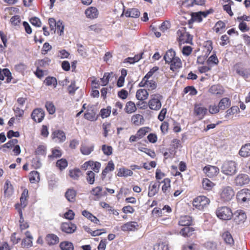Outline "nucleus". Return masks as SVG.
<instances>
[{
	"instance_id": "f257e3e1",
	"label": "nucleus",
	"mask_w": 250,
	"mask_h": 250,
	"mask_svg": "<svg viewBox=\"0 0 250 250\" xmlns=\"http://www.w3.org/2000/svg\"><path fill=\"white\" fill-rule=\"evenodd\" d=\"M210 202V199L207 197L200 195L193 200L192 204L195 208L199 210H203L209 205Z\"/></svg>"
},
{
	"instance_id": "f03ea898",
	"label": "nucleus",
	"mask_w": 250,
	"mask_h": 250,
	"mask_svg": "<svg viewBox=\"0 0 250 250\" xmlns=\"http://www.w3.org/2000/svg\"><path fill=\"white\" fill-rule=\"evenodd\" d=\"M162 99L163 96L160 94L155 93L151 95L148 102L149 108L152 110H160L162 106L161 100Z\"/></svg>"
},
{
	"instance_id": "7ed1b4c3",
	"label": "nucleus",
	"mask_w": 250,
	"mask_h": 250,
	"mask_svg": "<svg viewBox=\"0 0 250 250\" xmlns=\"http://www.w3.org/2000/svg\"><path fill=\"white\" fill-rule=\"evenodd\" d=\"M177 40L179 44L191 43L192 37L190 34L187 31L185 27H181L177 31Z\"/></svg>"
},
{
	"instance_id": "20e7f679",
	"label": "nucleus",
	"mask_w": 250,
	"mask_h": 250,
	"mask_svg": "<svg viewBox=\"0 0 250 250\" xmlns=\"http://www.w3.org/2000/svg\"><path fill=\"white\" fill-rule=\"evenodd\" d=\"M215 213L218 218L224 220H230L233 215L231 209L226 206L218 207Z\"/></svg>"
},
{
	"instance_id": "39448f33",
	"label": "nucleus",
	"mask_w": 250,
	"mask_h": 250,
	"mask_svg": "<svg viewBox=\"0 0 250 250\" xmlns=\"http://www.w3.org/2000/svg\"><path fill=\"white\" fill-rule=\"evenodd\" d=\"M234 194L233 188L229 186L223 188L219 192L220 200L223 202H229L234 197Z\"/></svg>"
},
{
	"instance_id": "423d86ee",
	"label": "nucleus",
	"mask_w": 250,
	"mask_h": 250,
	"mask_svg": "<svg viewBox=\"0 0 250 250\" xmlns=\"http://www.w3.org/2000/svg\"><path fill=\"white\" fill-rule=\"evenodd\" d=\"M222 172L228 175H232L236 172V164L234 161L226 162L222 167Z\"/></svg>"
},
{
	"instance_id": "0eeeda50",
	"label": "nucleus",
	"mask_w": 250,
	"mask_h": 250,
	"mask_svg": "<svg viewBox=\"0 0 250 250\" xmlns=\"http://www.w3.org/2000/svg\"><path fill=\"white\" fill-rule=\"evenodd\" d=\"M233 222L237 225L241 224L245 222L247 219V215L245 212L239 209L235 211L232 215Z\"/></svg>"
},
{
	"instance_id": "6e6552de",
	"label": "nucleus",
	"mask_w": 250,
	"mask_h": 250,
	"mask_svg": "<svg viewBox=\"0 0 250 250\" xmlns=\"http://www.w3.org/2000/svg\"><path fill=\"white\" fill-rule=\"evenodd\" d=\"M236 199L239 203H244L250 200V190L244 188L238 191L236 194Z\"/></svg>"
},
{
	"instance_id": "1a4fd4ad",
	"label": "nucleus",
	"mask_w": 250,
	"mask_h": 250,
	"mask_svg": "<svg viewBox=\"0 0 250 250\" xmlns=\"http://www.w3.org/2000/svg\"><path fill=\"white\" fill-rule=\"evenodd\" d=\"M203 171L207 176L212 178L219 174V168L217 167L208 165L204 167Z\"/></svg>"
},
{
	"instance_id": "9d476101",
	"label": "nucleus",
	"mask_w": 250,
	"mask_h": 250,
	"mask_svg": "<svg viewBox=\"0 0 250 250\" xmlns=\"http://www.w3.org/2000/svg\"><path fill=\"white\" fill-rule=\"evenodd\" d=\"M208 109L202 106L201 104H195L194 106L193 113L200 120L204 118L207 113Z\"/></svg>"
},
{
	"instance_id": "9b49d317",
	"label": "nucleus",
	"mask_w": 250,
	"mask_h": 250,
	"mask_svg": "<svg viewBox=\"0 0 250 250\" xmlns=\"http://www.w3.org/2000/svg\"><path fill=\"white\" fill-rule=\"evenodd\" d=\"M160 185V181H151L148 186V196L151 197L157 194L159 191Z\"/></svg>"
},
{
	"instance_id": "f8f14e48",
	"label": "nucleus",
	"mask_w": 250,
	"mask_h": 250,
	"mask_svg": "<svg viewBox=\"0 0 250 250\" xmlns=\"http://www.w3.org/2000/svg\"><path fill=\"white\" fill-rule=\"evenodd\" d=\"M76 229V225L71 222H63L61 225V230L66 233H72Z\"/></svg>"
},
{
	"instance_id": "ddd939ff",
	"label": "nucleus",
	"mask_w": 250,
	"mask_h": 250,
	"mask_svg": "<svg viewBox=\"0 0 250 250\" xmlns=\"http://www.w3.org/2000/svg\"><path fill=\"white\" fill-rule=\"evenodd\" d=\"M149 79H145L144 77L139 84L140 87H146L148 90H153L157 87V83L153 80H148Z\"/></svg>"
},
{
	"instance_id": "4468645a",
	"label": "nucleus",
	"mask_w": 250,
	"mask_h": 250,
	"mask_svg": "<svg viewBox=\"0 0 250 250\" xmlns=\"http://www.w3.org/2000/svg\"><path fill=\"white\" fill-rule=\"evenodd\" d=\"M44 111L42 108L35 109L32 112V119L36 122L41 123L44 117Z\"/></svg>"
},
{
	"instance_id": "2eb2a0df",
	"label": "nucleus",
	"mask_w": 250,
	"mask_h": 250,
	"mask_svg": "<svg viewBox=\"0 0 250 250\" xmlns=\"http://www.w3.org/2000/svg\"><path fill=\"white\" fill-rule=\"evenodd\" d=\"M20 207V205L19 204L15 205V208L17 209L19 214L20 215V229L21 231L27 229L29 228V225L27 222L24 221V218L23 217L22 209L21 208H19Z\"/></svg>"
},
{
	"instance_id": "dca6fc26",
	"label": "nucleus",
	"mask_w": 250,
	"mask_h": 250,
	"mask_svg": "<svg viewBox=\"0 0 250 250\" xmlns=\"http://www.w3.org/2000/svg\"><path fill=\"white\" fill-rule=\"evenodd\" d=\"M45 242L49 246H53L59 243V237L54 233L47 234L45 237Z\"/></svg>"
},
{
	"instance_id": "f3484780",
	"label": "nucleus",
	"mask_w": 250,
	"mask_h": 250,
	"mask_svg": "<svg viewBox=\"0 0 250 250\" xmlns=\"http://www.w3.org/2000/svg\"><path fill=\"white\" fill-rule=\"evenodd\" d=\"M234 68L236 73L240 76L245 79H247L250 75L249 69H247L241 67V63H237L234 65Z\"/></svg>"
},
{
	"instance_id": "a211bd4d",
	"label": "nucleus",
	"mask_w": 250,
	"mask_h": 250,
	"mask_svg": "<svg viewBox=\"0 0 250 250\" xmlns=\"http://www.w3.org/2000/svg\"><path fill=\"white\" fill-rule=\"evenodd\" d=\"M250 182V179L248 175L241 174L238 175L235 179V183L236 186H242L248 184Z\"/></svg>"
},
{
	"instance_id": "6ab92c4d",
	"label": "nucleus",
	"mask_w": 250,
	"mask_h": 250,
	"mask_svg": "<svg viewBox=\"0 0 250 250\" xmlns=\"http://www.w3.org/2000/svg\"><path fill=\"white\" fill-rule=\"evenodd\" d=\"M26 237L22 239L21 245L22 248H30L32 246L33 237L29 231H26L25 233Z\"/></svg>"
},
{
	"instance_id": "aec40b11",
	"label": "nucleus",
	"mask_w": 250,
	"mask_h": 250,
	"mask_svg": "<svg viewBox=\"0 0 250 250\" xmlns=\"http://www.w3.org/2000/svg\"><path fill=\"white\" fill-rule=\"evenodd\" d=\"M51 138L53 140L57 139L59 143L63 142L66 140L65 133L61 130H56L52 132Z\"/></svg>"
},
{
	"instance_id": "412c9836",
	"label": "nucleus",
	"mask_w": 250,
	"mask_h": 250,
	"mask_svg": "<svg viewBox=\"0 0 250 250\" xmlns=\"http://www.w3.org/2000/svg\"><path fill=\"white\" fill-rule=\"evenodd\" d=\"M182 62L179 57L175 58V60L169 64L170 70L173 72H178L179 69L182 67Z\"/></svg>"
},
{
	"instance_id": "4be33fe9",
	"label": "nucleus",
	"mask_w": 250,
	"mask_h": 250,
	"mask_svg": "<svg viewBox=\"0 0 250 250\" xmlns=\"http://www.w3.org/2000/svg\"><path fill=\"white\" fill-rule=\"evenodd\" d=\"M224 89L222 86L219 84L212 85L209 89L208 92L212 95L221 96L224 93Z\"/></svg>"
},
{
	"instance_id": "5701e85b",
	"label": "nucleus",
	"mask_w": 250,
	"mask_h": 250,
	"mask_svg": "<svg viewBox=\"0 0 250 250\" xmlns=\"http://www.w3.org/2000/svg\"><path fill=\"white\" fill-rule=\"evenodd\" d=\"M138 224L136 222L131 221L124 224L121 227V229L124 231H134L137 229Z\"/></svg>"
},
{
	"instance_id": "b1692460",
	"label": "nucleus",
	"mask_w": 250,
	"mask_h": 250,
	"mask_svg": "<svg viewBox=\"0 0 250 250\" xmlns=\"http://www.w3.org/2000/svg\"><path fill=\"white\" fill-rule=\"evenodd\" d=\"M103 188L100 186L96 187L90 191V194L93 196V199L95 201L99 200L103 195H106V193H102Z\"/></svg>"
},
{
	"instance_id": "393cba45",
	"label": "nucleus",
	"mask_w": 250,
	"mask_h": 250,
	"mask_svg": "<svg viewBox=\"0 0 250 250\" xmlns=\"http://www.w3.org/2000/svg\"><path fill=\"white\" fill-rule=\"evenodd\" d=\"M192 217L189 215L181 216L178 221V225L181 226H190L192 225Z\"/></svg>"
},
{
	"instance_id": "a878e982",
	"label": "nucleus",
	"mask_w": 250,
	"mask_h": 250,
	"mask_svg": "<svg viewBox=\"0 0 250 250\" xmlns=\"http://www.w3.org/2000/svg\"><path fill=\"white\" fill-rule=\"evenodd\" d=\"M84 13L87 18L91 19H96L99 15V11L97 8L92 6L87 8Z\"/></svg>"
},
{
	"instance_id": "bb28decb",
	"label": "nucleus",
	"mask_w": 250,
	"mask_h": 250,
	"mask_svg": "<svg viewBox=\"0 0 250 250\" xmlns=\"http://www.w3.org/2000/svg\"><path fill=\"white\" fill-rule=\"evenodd\" d=\"M77 194V191L74 188H68L65 193V197L68 202L74 203L76 201Z\"/></svg>"
},
{
	"instance_id": "cd10ccee",
	"label": "nucleus",
	"mask_w": 250,
	"mask_h": 250,
	"mask_svg": "<svg viewBox=\"0 0 250 250\" xmlns=\"http://www.w3.org/2000/svg\"><path fill=\"white\" fill-rule=\"evenodd\" d=\"M115 169V165L112 161H109L104 169L102 171L101 178L103 180H104L107 174L110 171H113Z\"/></svg>"
},
{
	"instance_id": "c85d7f7f",
	"label": "nucleus",
	"mask_w": 250,
	"mask_h": 250,
	"mask_svg": "<svg viewBox=\"0 0 250 250\" xmlns=\"http://www.w3.org/2000/svg\"><path fill=\"white\" fill-rule=\"evenodd\" d=\"M148 96V92L146 89H139L137 90L135 96L138 100L143 101L146 100Z\"/></svg>"
},
{
	"instance_id": "c756f323",
	"label": "nucleus",
	"mask_w": 250,
	"mask_h": 250,
	"mask_svg": "<svg viewBox=\"0 0 250 250\" xmlns=\"http://www.w3.org/2000/svg\"><path fill=\"white\" fill-rule=\"evenodd\" d=\"M5 77H6L7 83L11 82L12 77L10 70L7 68H4L3 69L0 68V80H3Z\"/></svg>"
},
{
	"instance_id": "7c9ffc66",
	"label": "nucleus",
	"mask_w": 250,
	"mask_h": 250,
	"mask_svg": "<svg viewBox=\"0 0 250 250\" xmlns=\"http://www.w3.org/2000/svg\"><path fill=\"white\" fill-rule=\"evenodd\" d=\"M195 230L194 228L187 226L181 229L180 234L185 237H188L192 235Z\"/></svg>"
},
{
	"instance_id": "2f4dec72",
	"label": "nucleus",
	"mask_w": 250,
	"mask_h": 250,
	"mask_svg": "<svg viewBox=\"0 0 250 250\" xmlns=\"http://www.w3.org/2000/svg\"><path fill=\"white\" fill-rule=\"evenodd\" d=\"M131 121L135 125L139 126L144 124V119L142 115L136 114L131 117Z\"/></svg>"
},
{
	"instance_id": "473e14b6",
	"label": "nucleus",
	"mask_w": 250,
	"mask_h": 250,
	"mask_svg": "<svg viewBox=\"0 0 250 250\" xmlns=\"http://www.w3.org/2000/svg\"><path fill=\"white\" fill-rule=\"evenodd\" d=\"M124 110L126 113L132 114L137 110V107L133 102L129 101L126 103Z\"/></svg>"
},
{
	"instance_id": "72a5a7b5",
	"label": "nucleus",
	"mask_w": 250,
	"mask_h": 250,
	"mask_svg": "<svg viewBox=\"0 0 250 250\" xmlns=\"http://www.w3.org/2000/svg\"><path fill=\"white\" fill-rule=\"evenodd\" d=\"M231 105V101L229 98H222L218 103V106L221 110H225Z\"/></svg>"
},
{
	"instance_id": "f704fd0d",
	"label": "nucleus",
	"mask_w": 250,
	"mask_h": 250,
	"mask_svg": "<svg viewBox=\"0 0 250 250\" xmlns=\"http://www.w3.org/2000/svg\"><path fill=\"white\" fill-rule=\"evenodd\" d=\"M28 197V191L27 189H24L22 191L21 197L20 198L21 205H20V208H24L27 205V200Z\"/></svg>"
},
{
	"instance_id": "c9c22d12",
	"label": "nucleus",
	"mask_w": 250,
	"mask_h": 250,
	"mask_svg": "<svg viewBox=\"0 0 250 250\" xmlns=\"http://www.w3.org/2000/svg\"><path fill=\"white\" fill-rule=\"evenodd\" d=\"M239 154L243 157H247L250 156V144H247L243 146L239 152Z\"/></svg>"
},
{
	"instance_id": "e433bc0d",
	"label": "nucleus",
	"mask_w": 250,
	"mask_h": 250,
	"mask_svg": "<svg viewBox=\"0 0 250 250\" xmlns=\"http://www.w3.org/2000/svg\"><path fill=\"white\" fill-rule=\"evenodd\" d=\"M4 193L5 196H9L11 195L13 192V188L10 182L6 180L4 185Z\"/></svg>"
},
{
	"instance_id": "4c0bfd02",
	"label": "nucleus",
	"mask_w": 250,
	"mask_h": 250,
	"mask_svg": "<svg viewBox=\"0 0 250 250\" xmlns=\"http://www.w3.org/2000/svg\"><path fill=\"white\" fill-rule=\"evenodd\" d=\"M59 247L60 250H74L73 244L69 241H64L60 243Z\"/></svg>"
},
{
	"instance_id": "58836bf2",
	"label": "nucleus",
	"mask_w": 250,
	"mask_h": 250,
	"mask_svg": "<svg viewBox=\"0 0 250 250\" xmlns=\"http://www.w3.org/2000/svg\"><path fill=\"white\" fill-rule=\"evenodd\" d=\"M82 215L95 224H98L100 222V220L96 216L86 210L82 211Z\"/></svg>"
},
{
	"instance_id": "ea45409f",
	"label": "nucleus",
	"mask_w": 250,
	"mask_h": 250,
	"mask_svg": "<svg viewBox=\"0 0 250 250\" xmlns=\"http://www.w3.org/2000/svg\"><path fill=\"white\" fill-rule=\"evenodd\" d=\"M100 205L103 208L106 209L109 213H112V214L117 216L119 215V213L117 210L115 209L114 208L111 206L109 204L104 202H101L100 203Z\"/></svg>"
},
{
	"instance_id": "a19ab883",
	"label": "nucleus",
	"mask_w": 250,
	"mask_h": 250,
	"mask_svg": "<svg viewBox=\"0 0 250 250\" xmlns=\"http://www.w3.org/2000/svg\"><path fill=\"white\" fill-rule=\"evenodd\" d=\"M123 108V104L120 101H117L114 104V107L112 109V115L117 116L119 112H121Z\"/></svg>"
},
{
	"instance_id": "79ce46f5",
	"label": "nucleus",
	"mask_w": 250,
	"mask_h": 250,
	"mask_svg": "<svg viewBox=\"0 0 250 250\" xmlns=\"http://www.w3.org/2000/svg\"><path fill=\"white\" fill-rule=\"evenodd\" d=\"M215 186V184L208 178H204L202 181V186L204 189L211 190Z\"/></svg>"
},
{
	"instance_id": "37998d69",
	"label": "nucleus",
	"mask_w": 250,
	"mask_h": 250,
	"mask_svg": "<svg viewBox=\"0 0 250 250\" xmlns=\"http://www.w3.org/2000/svg\"><path fill=\"white\" fill-rule=\"evenodd\" d=\"M160 182H161V183L163 184V185L162 187V190L166 195L167 192L170 188L171 180L168 178H164V179Z\"/></svg>"
},
{
	"instance_id": "c03bdc74",
	"label": "nucleus",
	"mask_w": 250,
	"mask_h": 250,
	"mask_svg": "<svg viewBox=\"0 0 250 250\" xmlns=\"http://www.w3.org/2000/svg\"><path fill=\"white\" fill-rule=\"evenodd\" d=\"M126 17L138 18L140 16L139 11L136 8L128 9L125 13Z\"/></svg>"
},
{
	"instance_id": "a18cd8bd",
	"label": "nucleus",
	"mask_w": 250,
	"mask_h": 250,
	"mask_svg": "<svg viewBox=\"0 0 250 250\" xmlns=\"http://www.w3.org/2000/svg\"><path fill=\"white\" fill-rule=\"evenodd\" d=\"M219 60L215 54H213L208 57L207 61V63L211 67L214 65H217L219 63Z\"/></svg>"
},
{
	"instance_id": "49530a36",
	"label": "nucleus",
	"mask_w": 250,
	"mask_h": 250,
	"mask_svg": "<svg viewBox=\"0 0 250 250\" xmlns=\"http://www.w3.org/2000/svg\"><path fill=\"white\" fill-rule=\"evenodd\" d=\"M82 174V171L78 168H75L69 171V176L74 180H78Z\"/></svg>"
},
{
	"instance_id": "de8ad7c7",
	"label": "nucleus",
	"mask_w": 250,
	"mask_h": 250,
	"mask_svg": "<svg viewBox=\"0 0 250 250\" xmlns=\"http://www.w3.org/2000/svg\"><path fill=\"white\" fill-rule=\"evenodd\" d=\"M68 166V162L64 158H62L58 160L56 164V167L59 169L60 170L62 171Z\"/></svg>"
},
{
	"instance_id": "09e8293b",
	"label": "nucleus",
	"mask_w": 250,
	"mask_h": 250,
	"mask_svg": "<svg viewBox=\"0 0 250 250\" xmlns=\"http://www.w3.org/2000/svg\"><path fill=\"white\" fill-rule=\"evenodd\" d=\"M86 180L90 185H93L95 181V173L92 170H88L86 173Z\"/></svg>"
},
{
	"instance_id": "8fccbe9b",
	"label": "nucleus",
	"mask_w": 250,
	"mask_h": 250,
	"mask_svg": "<svg viewBox=\"0 0 250 250\" xmlns=\"http://www.w3.org/2000/svg\"><path fill=\"white\" fill-rule=\"evenodd\" d=\"M222 238L226 244L231 245L233 244L234 240L233 239L229 231L224 232L222 235Z\"/></svg>"
},
{
	"instance_id": "3c124183",
	"label": "nucleus",
	"mask_w": 250,
	"mask_h": 250,
	"mask_svg": "<svg viewBox=\"0 0 250 250\" xmlns=\"http://www.w3.org/2000/svg\"><path fill=\"white\" fill-rule=\"evenodd\" d=\"M132 175L133 172L131 170L125 168H120L117 173V176L119 177H127Z\"/></svg>"
},
{
	"instance_id": "603ef678",
	"label": "nucleus",
	"mask_w": 250,
	"mask_h": 250,
	"mask_svg": "<svg viewBox=\"0 0 250 250\" xmlns=\"http://www.w3.org/2000/svg\"><path fill=\"white\" fill-rule=\"evenodd\" d=\"M44 83L47 86L52 85L54 88H55L57 85V79L54 77H47L44 81Z\"/></svg>"
},
{
	"instance_id": "864d4df0",
	"label": "nucleus",
	"mask_w": 250,
	"mask_h": 250,
	"mask_svg": "<svg viewBox=\"0 0 250 250\" xmlns=\"http://www.w3.org/2000/svg\"><path fill=\"white\" fill-rule=\"evenodd\" d=\"M95 115L96 113L94 109H88L84 114V117L88 120L92 121L96 119Z\"/></svg>"
},
{
	"instance_id": "5fc2aeb1",
	"label": "nucleus",
	"mask_w": 250,
	"mask_h": 250,
	"mask_svg": "<svg viewBox=\"0 0 250 250\" xmlns=\"http://www.w3.org/2000/svg\"><path fill=\"white\" fill-rule=\"evenodd\" d=\"M52 154L48 155V158L50 160H53L54 158L57 159L60 158L62 155V152L61 150L58 148H53L51 150Z\"/></svg>"
},
{
	"instance_id": "6e6d98bb",
	"label": "nucleus",
	"mask_w": 250,
	"mask_h": 250,
	"mask_svg": "<svg viewBox=\"0 0 250 250\" xmlns=\"http://www.w3.org/2000/svg\"><path fill=\"white\" fill-rule=\"evenodd\" d=\"M40 174L37 171H31L29 174V181L31 183H35L40 181Z\"/></svg>"
},
{
	"instance_id": "4d7b16f0",
	"label": "nucleus",
	"mask_w": 250,
	"mask_h": 250,
	"mask_svg": "<svg viewBox=\"0 0 250 250\" xmlns=\"http://www.w3.org/2000/svg\"><path fill=\"white\" fill-rule=\"evenodd\" d=\"M150 130V128L149 127L145 126L140 128L136 133L139 139L143 138Z\"/></svg>"
},
{
	"instance_id": "13d9d810",
	"label": "nucleus",
	"mask_w": 250,
	"mask_h": 250,
	"mask_svg": "<svg viewBox=\"0 0 250 250\" xmlns=\"http://www.w3.org/2000/svg\"><path fill=\"white\" fill-rule=\"evenodd\" d=\"M93 146H88L86 145H82L81 147L80 150L81 153L85 155H89L93 151Z\"/></svg>"
},
{
	"instance_id": "bf43d9fd",
	"label": "nucleus",
	"mask_w": 250,
	"mask_h": 250,
	"mask_svg": "<svg viewBox=\"0 0 250 250\" xmlns=\"http://www.w3.org/2000/svg\"><path fill=\"white\" fill-rule=\"evenodd\" d=\"M111 112V107L107 106L105 108H102L100 110V115L102 119L108 117Z\"/></svg>"
},
{
	"instance_id": "052dcab7",
	"label": "nucleus",
	"mask_w": 250,
	"mask_h": 250,
	"mask_svg": "<svg viewBox=\"0 0 250 250\" xmlns=\"http://www.w3.org/2000/svg\"><path fill=\"white\" fill-rule=\"evenodd\" d=\"M50 62V60L46 58L44 59L38 60L36 62L35 65L37 66V67H39V68L44 67L46 66L49 65Z\"/></svg>"
},
{
	"instance_id": "680f3d73",
	"label": "nucleus",
	"mask_w": 250,
	"mask_h": 250,
	"mask_svg": "<svg viewBox=\"0 0 250 250\" xmlns=\"http://www.w3.org/2000/svg\"><path fill=\"white\" fill-rule=\"evenodd\" d=\"M138 149L141 151L145 152L152 158H154L156 156L155 152L153 150L142 146L139 147Z\"/></svg>"
},
{
	"instance_id": "e2e57ef3",
	"label": "nucleus",
	"mask_w": 250,
	"mask_h": 250,
	"mask_svg": "<svg viewBox=\"0 0 250 250\" xmlns=\"http://www.w3.org/2000/svg\"><path fill=\"white\" fill-rule=\"evenodd\" d=\"M102 150L104 154L106 156H110L113 153V148L110 146L103 145L102 146Z\"/></svg>"
},
{
	"instance_id": "0e129e2a",
	"label": "nucleus",
	"mask_w": 250,
	"mask_h": 250,
	"mask_svg": "<svg viewBox=\"0 0 250 250\" xmlns=\"http://www.w3.org/2000/svg\"><path fill=\"white\" fill-rule=\"evenodd\" d=\"M45 107L50 114H53L56 111V108L53 103L51 102H46Z\"/></svg>"
},
{
	"instance_id": "69168bd1",
	"label": "nucleus",
	"mask_w": 250,
	"mask_h": 250,
	"mask_svg": "<svg viewBox=\"0 0 250 250\" xmlns=\"http://www.w3.org/2000/svg\"><path fill=\"white\" fill-rule=\"evenodd\" d=\"M183 92L185 94L189 92V95L191 96H194L197 94V91L193 86H188L186 87L184 89Z\"/></svg>"
},
{
	"instance_id": "338daca9",
	"label": "nucleus",
	"mask_w": 250,
	"mask_h": 250,
	"mask_svg": "<svg viewBox=\"0 0 250 250\" xmlns=\"http://www.w3.org/2000/svg\"><path fill=\"white\" fill-rule=\"evenodd\" d=\"M175 55H176V52L173 49H170L168 50L166 52L165 55L164 56V60H165V62L167 61H168V60H170V59L171 57H175Z\"/></svg>"
},
{
	"instance_id": "774afa93",
	"label": "nucleus",
	"mask_w": 250,
	"mask_h": 250,
	"mask_svg": "<svg viewBox=\"0 0 250 250\" xmlns=\"http://www.w3.org/2000/svg\"><path fill=\"white\" fill-rule=\"evenodd\" d=\"M239 111V108L237 106H233L226 111L225 118H228L230 115H233Z\"/></svg>"
}]
</instances>
